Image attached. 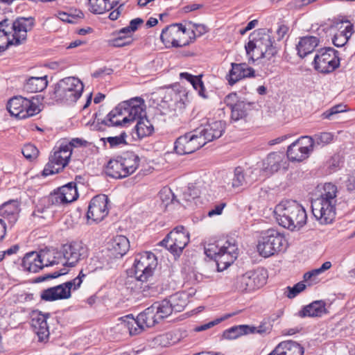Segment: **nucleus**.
<instances>
[{"label":"nucleus","mask_w":355,"mask_h":355,"mask_svg":"<svg viewBox=\"0 0 355 355\" xmlns=\"http://www.w3.org/2000/svg\"><path fill=\"white\" fill-rule=\"evenodd\" d=\"M337 187L332 183H325L320 197L311 202L312 213L322 225L330 224L336 217Z\"/></svg>","instance_id":"obj_1"},{"label":"nucleus","mask_w":355,"mask_h":355,"mask_svg":"<svg viewBox=\"0 0 355 355\" xmlns=\"http://www.w3.org/2000/svg\"><path fill=\"white\" fill-rule=\"evenodd\" d=\"M279 225L289 230H298L307 220L304 207L295 200H284L278 204L274 211Z\"/></svg>","instance_id":"obj_2"},{"label":"nucleus","mask_w":355,"mask_h":355,"mask_svg":"<svg viewBox=\"0 0 355 355\" xmlns=\"http://www.w3.org/2000/svg\"><path fill=\"white\" fill-rule=\"evenodd\" d=\"M146 105L143 98L136 97L124 101L112 110L102 121V123L111 127H122L137 116L142 114Z\"/></svg>","instance_id":"obj_3"},{"label":"nucleus","mask_w":355,"mask_h":355,"mask_svg":"<svg viewBox=\"0 0 355 355\" xmlns=\"http://www.w3.org/2000/svg\"><path fill=\"white\" fill-rule=\"evenodd\" d=\"M273 43L274 41L269 31L261 30L257 36L245 45L247 55L253 60L260 58L270 60L277 53V49Z\"/></svg>","instance_id":"obj_4"},{"label":"nucleus","mask_w":355,"mask_h":355,"mask_svg":"<svg viewBox=\"0 0 355 355\" xmlns=\"http://www.w3.org/2000/svg\"><path fill=\"white\" fill-rule=\"evenodd\" d=\"M8 25L7 19L0 21V32L3 33L8 42L6 49L10 45H19L26 40L27 33L31 31L35 25V19L32 17L17 18L12 23V31L7 30Z\"/></svg>","instance_id":"obj_5"},{"label":"nucleus","mask_w":355,"mask_h":355,"mask_svg":"<svg viewBox=\"0 0 355 355\" xmlns=\"http://www.w3.org/2000/svg\"><path fill=\"white\" fill-rule=\"evenodd\" d=\"M160 39L166 47H182L193 42L196 33L180 24H173L162 30Z\"/></svg>","instance_id":"obj_6"},{"label":"nucleus","mask_w":355,"mask_h":355,"mask_svg":"<svg viewBox=\"0 0 355 355\" xmlns=\"http://www.w3.org/2000/svg\"><path fill=\"white\" fill-rule=\"evenodd\" d=\"M286 245L284 236L277 230L270 229L263 232L260 236L257 250L261 256L269 257L284 251Z\"/></svg>","instance_id":"obj_7"},{"label":"nucleus","mask_w":355,"mask_h":355,"mask_svg":"<svg viewBox=\"0 0 355 355\" xmlns=\"http://www.w3.org/2000/svg\"><path fill=\"white\" fill-rule=\"evenodd\" d=\"M267 277V271L263 268L250 270L237 276L233 281L232 288L240 293H250L263 286Z\"/></svg>","instance_id":"obj_8"},{"label":"nucleus","mask_w":355,"mask_h":355,"mask_svg":"<svg viewBox=\"0 0 355 355\" xmlns=\"http://www.w3.org/2000/svg\"><path fill=\"white\" fill-rule=\"evenodd\" d=\"M83 83L76 78L67 77L57 84L55 88V98L62 103H75L83 91Z\"/></svg>","instance_id":"obj_9"},{"label":"nucleus","mask_w":355,"mask_h":355,"mask_svg":"<svg viewBox=\"0 0 355 355\" xmlns=\"http://www.w3.org/2000/svg\"><path fill=\"white\" fill-rule=\"evenodd\" d=\"M7 110L11 115L19 119L31 117L40 112L37 98L28 99L21 96L10 98L7 103Z\"/></svg>","instance_id":"obj_10"},{"label":"nucleus","mask_w":355,"mask_h":355,"mask_svg":"<svg viewBox=\"0 0 355 355\" xmlns=\"http://www.w3.org/2000/svg\"><path fill=\"white\" fill-rule=\"evenodd\" d=\"M157 266V257L153 253L145 252L138 254L133 266L135 278L141 282L148 281L149 278L152 277Z\"/></svg>","instance_id":"obj_11"},{"label":"nucleus","mask_w":355,"mask_h":355,"mask_svg":"<svg viewBox=\"0 0 355 355\" xmlns=\"http://www.w3.org/2000/svg\"><path fill=\"white\" fill-rule=\"evenodd\" d=\"M189 241V234L183 226H178L159 242L174 255H180Z\"/></svg>","instance_id":"obj_12"},{"label":"nucleus","mask_w":355,"mask_h":355,"mask_svg":"<svg viewBox=\"0 0 355 355\" xmlns=\"http://www.w3.org/2000/svg\"><path fill=\"white\" fill-rule=\"evenodd\" d=\"M314 68L323 73L334 71L340 65L338 51L331 47L322 49L315 55Z\"/></svg>","instance_id":"obj_13"},{"label":"nucleus","mask_w":355,"mask_h":355,"mask_svg":"<svg viewBox=\"0 0 355 355\" xmlns=\"http://www.w3.org/2000/svg\"><path fill=\"white\" fill-rule=\"evenodd\" d=\"M201 132L194 130L179 137L175 142V152L179 155L191 154L204 146L205 144L200 136Z\"/></svg>","instance_id":"obj_14"},{"label":"nucleus","mask_w":355,"mask_h":355,"mask_svg":"<svg viewBox=\"0 0 355 355\" xmlns=\"http://www.w3.org/2000/svg\"><path fill=\"white\" fill-rule=\"evenodd\" d=\"M71 150L69 145H60L59 150H56L49 157V161L45 166L43 171V176H48L54 173H58L67 165Z\"/></svg>","instance_id":"obj_15"},{"label":"nucleus","mask_w":355,"mask_h":355,"mask_svg":"<svg viewBox=\"0 0 355 355\" xmlns=\"http://www.w3.org/2000/svg\"><path fill=\"white\" fill-rule=\"evenodd\" d=\"M109 199L105 195L94 197L89 205L87 218L93 222L101 221L108 214L107 203Z\"/></svg>","instance_id":"obj_16"},{"label":"nucleus","mask_w":355,"mask_h":355,"mask_svg":"<svg viewBox=\"0 0 355 355\" xmlns=\"http://www.w3.org/2000/svg\"><path fill=\"white\" fill-rule=\"evenodd\" d=\"M63 249L64 264L67 266H74L80 259L87 255V248L80 241H73L64 244L62 246Z\"/></svg>","instance_id":"obj_17"},{"label":"nucleus","mask_w":355,"mask_h":355,"mask_svg":"<svg viewBox=\"0 0 355 355\" xmlns=\"http://www.w3.org/2000/svg\"><path fill=\"white\" fill-rule=\"evenodd\" d=\"M259 172L257 169H249L245 172L240 166L235 168L233 173L230 175L232 187L239 188L251 185L257 180Z\"/></svg>","instance_id":"obj_18"},{"label":"nucleus","mask_w":355,"mask_h":355,"mask_svg":"<svg viewBox=\"0 0 355 355\" xmlns=\"http://www.w3.org/2000/svg\"><path fill=\"white\" fill-rule=\"evenodd\" d=\"M307 142L305 136L292 143L287 149V157L292 162H302L309 157L312 151L311 146L306 144Z\"/></svg>","instance_id":"obj_19"},{"label":"nucleus","mask_w":355,"mask_h":355,"mask_svg":"<svg viewBox=\"0 0 355 355\" xmlns=\"http://www.w3.org/2000/svg\"><path fill=\"white\" fill-rule=\"evenodd\" d=\"M19 204L17 200H10L0 206V215L12 230L18 220L19 214Z\"/></svg>","instance_id":"obj_20"},{"label":"nucleus","mask_w":355,"mask_h":355,"mask_svg":"<svg viewBox=\"0 0 355 355\" xmlns=\"http://www.w3.org/2000/svg\"><path fill=\"white\" fill-rule=\"evenodd\" d=\"M49 316L50 313H42L38 311L33 312L31 325L40 341H44L49 336V326L46 322Z\"/></svg>","instance_id":"obj_21"},{"label":"nucleus","mask_w":355,"mask_h":355,"mask_svg":"<svg viewBox=\"0 0 355 355\" xmlns=\"http://www.w3.org/2000/svg\"><path fill=\"white\" fill-rule=\"evenodd\" d=\"M201 132L200 136L205 141V144L216 139H218L225 131V123L221 121H216L211 123L202 125L196 129Z\"/></svg>","instance_id":"obj_22"},{"label":"nucleus","mask_w":355,"mask_h":355,"mask_svg":"<svg viewBox=\"0 0 355 355\" xmlns=\"http://www.w3.org/2000/svg\"><path fill=\"white\" fill-rule=\"evenodd\" d=\"M232 69L227 76L230 85H233L240 80L254 76V70L246 63H232Z\"/></svg>","instance_id":"obj_23"},{"label":"nucleus","mask_w":355,"mask_h":355,"mask_svg":"<svg viewBox=\"0 0 355 355\" xmlns=\"http://www.w3.org/2000/svg\"><path fill=\"white\" fill-rule=\"evenodd\" d=\"M336 27L339 29V31L334 34L332 42L336 46L342 47L347 43L353 35L354 26L349 21L345 20L337 23Z\"/></svg>","instance_id":"obj_24"},{"label":"nucleus","mask_w":355,"mask_h":355,"mask_svg":"<svg viewBox=\"0 0 355 355\" xmlns=\"http://www.w3.org/2000/svg\"><path fill=\"white\" fill-rule=\"evenodd\" d=\"M71 297V292L65 289L62 284L44 290L40 295L42 300L46 302L68 299Z\"/></svg>","instance_id":"obj_25"},{"label":"nucleus","mask_w":355,"mask_h":355,"mask_svg":"<svg viewBox=\"0 0 355 355\" xmlns=\"http://www.w3.org/2000/svg\"><path fill=\"white\" fill-rule=\"evenodd\" d=\"M44 257L36 252L27 253L22 260V266L26 270L37 272L44 267Z\"/></svg>","instance_id":"obj_26"},{"label":"nucleus","mask_w":355,"mask_h":355,"mask_svg":"<svg viewBox=\"0 0 355 355\" xmlns=\"http://www.w3.org/2000/svg\"><path fill=\"white\" fill-rule=\"evenodd\" d=\"M130 248L129 240L123 235L116 236L109 243V249L115 257H123Z\"/></svg>","instance_id":"obj_27"},{"label":"nucleus","mask_w":355,"mask_h":355,"mask_svg":"<svg viewBox=\"0 0 355 355\" xmlns=\"http://www.w3.org/2000/svg\"><path fill=\"white\" fill-rule=\"evenodd\" d=\"M144 113V112L131 120V121H137L135 129L139 138L149 136L154 131L153 125L150 121L146 116H143Z\"/></svg>","instance_id":"obj_28"},{"label":"nucleus","mask_w":355,"mask_h":355,"mask_svg":"<svg viewBox=\"0 0 355 355\" xmlns=\"http://www.w3.org/2000/svg\"><path fill=\"white\" fill-rule=\"evenodd\" d=\"M319 40L314 36L303 37L297 45V53L301 58H304L311 53L318 46Z\"/></svg>","instance_id":"obj_29"},{"label":"nucleus","mask_w":355,"mask_h":355,"mask_svg":"<svg viewBox=\"0 0 355 355\" xmlns=\"http://www.w3.org/2000/svg\"><path fill=\"white\" fill-rule=\"evenodd\" d=\"M121 0H89V10L94 14H103L117 6Z\"/></svg>","instance_id":"obj_30"},{"label":"nucleus","mask_w":355,"mask_h":355,"mask_svg":"<svg viewBox=\"0 0 355 355\" xmlns=\"http://www.w3.org/2000/svg\"><path fill=\"white\" fill-rule=\"evenodd\" d=\"M325 305L326 303L322 300L313 302L304 307L300 312V315L301 317H320L327 313Z\"/></svg>","instance_id":"obj_31"},{"label":"nucleus","mask_w":355,"mask_h":355,"mask_svg":"<svg viewBox=\"0 0 355 355\" xmlns=\"http://www.w3.org/2000/svg\"><path fill=\"white\" fill-rule=\"evenodd\" d=\"M124 168V175L128 176L133 173L139 166V158L132 152H127L119 157Z\"/></svg>","instance_id":"obj_32"},{"label":"nucleus","mask_w":355,"mask_h":355,"mask_svg":"<svg viewBox=\"0 0 355 355\" xmlns=\"http://www.w3.org/2000/svg\"><path fill=\"white\" fill-rule=\"evenodd\" d=\"M121 324L126 327L130 335H137L144 330V327L141 321L139 320V316L135 318L132 315H127L121 318Z\"/></svg>","instance_id":"obj_33"},{"label":"nucleus","mask_w":355,"mask_h":355,"mask_svg":"<svg viewBox=\"0 0 355 355\" xmlns=\"http://www.w3.org/2000/svg\"><path fill=\"white\" fill-rule=\"evenodd\" d=\"M46 76L31 77L24 85V89L30 93L42 92L47 86Z\"/></svg>","instance_id":"obj_34"},{"label":"nucleus","mask_w":355,"mask_h":355,"mask_svg":"<svg viewBox=\"0 0 355 355\" xmlns=\"http://www.w3.org/2000/svg\"><path fill=\"white\" fill-rule=\"evenodd\" d=\"M253 105L254 103L247 102L245 101L237 103L236 105L230 109L232 120L236 121L245 118L248 114V112Z\"/></svg>","instance_id":"obj_35"},{"label":"nucleus","mask_w":355,"mask_h":355,"mask_svg":"<svg viewBox=\"0 0 355 355\" xmlns=\"http://www.w3.org/2000/svg\"><path fill=\"white\" fill-rule=\"evenodd\" d=\"M120 157H117L116 159H111L107 163L106 166L105 173L106 174L116 179H120L125 178L124 175V168L122 162H120Z\"/></svg>","instance_id":"obj_36"},{"label":"nucleus","mask_w":355,"mask_h":355,"mask_svg":"<svg viewBox=\"0 0 355 355\" xmlns=\"http://www.w3.org/2000/svg\"><path fill=\"white\" fill-rule=\"evenodd\" d=\"M139 320L141 321L144 329L153 327L156 323L159 322V318H157V313L153 306L146 309L143 312L139 315Z\"/></svg>","instance_id":"obj_37"},{"label":"nucleus","mask_w":355,"mask_h":355,"mask_svg":"<svg viewBox=\"0 0 355 355\" xmlns=\"http://www.w3.org/2000/svg\"><path fill=\"white\" fill-rule=\"evenodd\" d=\"M333 137L331 132H327L315 134L313 137L305 136L307 141L306 144L311 146L313 150L315 145L324 146L329 144L333 140Z\"/></svg>","instance_id":"obj_38"},{"label":"nucleus","mask_w":355,"mask_h":355,"mask_svg":"<svg viewBox=\"0 0 355 355\" xmlns=\"http://www.w3.org/2000/svg\"><path fill=\"white\" fill-rule=\"evenodd\" d=\"M280 349L283 355H303L304 348L297 343L293 340L281 342L278 345V349Z\"/></svg>","instance_id":"obj_39"},{"label":"nucleus","mask_w":355,"mask_h":355,"mask_svg":"<svg viewBox=\"0 0 355 355\" xmlns=\"http://www.w3.org/2000/svg\"><path fill=\"white\" fill-rule=\"evenodd\" d=\"M189 297L188 294L182 292L177 293L170 297L168 300L169 303L171 304V308H173V311L175 312H181L184 310V307L187 305L189 302Z\"/></svg>","instance_id":"obj_40"},{"label":"nucleus","mask_w":355,"mask_h":355,"mask_svg":"<svg viewBox=\"0 0 355 355\" xmlns=\"http://www.w3.org/2000/svg\"><path fill=\"white\" fill-rule=\"evenodd\" d=\"M180 77L182 78H185L189 82L191 83L193 88L198 91V94L203 97L207 98V95L205 94V89L204 84L201 80L202 76H193L189 73L184 72L180 73Z\"/></svg>","instance_id":"obj_41"},{"label":"nucleus","mask_w":355,"mask_h":355,"mask_svg":"<svg viewBox=\"0 0 355 355\" xmlns=\"http://www.w3.org/2000/svg\"><path fill=\"white\" fill-rule=\"evenodd\" d=\"M62 198L69 204L77 200L78 193L77 191L76 184L75 182H69L59 188Z\"/></svg>","instance_id":"obj_42"},{"label":"nucleus","mask_w":355,"mask_h":355,"mask_svg":"<svg viewBox=\"0 0 355 355\" xmlns=\"http://www.w3.org/2000/svg\"><path fill=\"white\" fill-rule=\"evenodd\" d=\"M152 306L156 311L157 318H159V321L167 318L173 313V308H171V304L167 299L161 302H156Z\"/></svg>","instance_id":"obj_43"},{"label":"nucleus","mask_w":355,"mask_h":355,"mask_svg":"<svg viewBox=\"0 0 355 355\" xmlns=\"http://www.w3.org/2000/svg\"><path fill=\"white\" fill-rule=\"evenodd\" d=\"M250 329L249 325H238L232 327L223 332V338L229 340L236 339L241 336L248 334Z\"/></svg>","instance_id":"obj_44"},{"label":"nucleus","mask_w":355,"mask_h":355,"mask_svg":"<svg viewBox=\"0 0 355 355\" xmlns=\"http://www.w3.org/2000/svg\"><path fill=\"white\" fill-rule=\"evenodd\" d=\"M282 162V155L277 153H270L264 164L267 166L264 168L266 171H269L270 173L277 172L281 167V162Z\"/></svg>","instance_id":"obj_45"},{"label":"nucleus","mask_w":355,"mask_h":355,"mask_svg":"<svg viewBox=\"0 0 355 355\" xmlns=\"http://www.w3.org/2000/svg\"><path fill=\"white\" fill-rule=\"evenodd\" d=\"M272 328V322L268 320H264L258 327L250 326L249 333L266 335L270 333Z\"/></svg>","instance_id":"obj_46"},{"label":"nucleus","mask_w":355,"mask_h":355,"mask_svg":"<svg viewBox=\"0 0 355 355\" xmlns=\"http://www.w3.org/2000/svg\"><path fill=\"white\" fill-rule=\"evenodd\" d=\"M85 276L86 275L81 270L78 277L71 281L63 283L62 285L64 288L69 290V292H71V289L76 290L80 286L83 282V279Z\"/></svg>","instance_id":"obj_47"},{"label":"nucleus","mask_w":355,"mask_h":355,"mask_svg":"<svg viewBox=\"0 0 355 355\" xmlns=\"http://www.w3.org/2000/svg\"><path fill=\"white\" fill-rule=\"evenodd\" d=\"M305 288L306 285L302 282H300L294 285L293 287H286V291L284 292V294L288 298L292 299L297 296L300 293L303 291Z\"/></svg>","instance_id":"obj_48"},{"label":"nucleus","mask_w":355,"mask_h":355,"mask_svg":"<svg viewBox=\"0 0 355 355\" xmlns=\"http://www.w3.org/2000/svg\"><path fill=\"white\" fill-rule=\"evenodd\" d=\"M49 205H67L66 200L62 198L60 189L51 193L47 198Z\"/></svg>","instance_id":"obj_49"},{"label":"nucleus","mask_w":355,"mask_h":355,"mask_svg":"<svg viewBox=\"0 0 355 355\" xmlns=\"http://www.w3.org/2000/svg\"><path fill=\"white\" fill-rule=\"evenodd\" d=\"M225 252L232 256L237 258L238 248L234 240H227L223 246H220V252Z\"/></svg>","instance_id":"obj_50"},{"label":"nucleus","mask_w":355,"mask_h":355,"mask_svg":"<svg viewBox=\"0 0 355 355\" xmlns=\"http://www.w3.org/2000/svg\"><path fill=\"white\" fill-rule=\"evenodd\" d=\"M21 153L26 159L31 160L37 157L39 150L34 145L28 144L24 146Z\"/></svg>","instance_id":"obj_51"},{"label":"nucleus","mask_w":355,"mask_h":355,"mask_svg":"<svg viewBox=\"0 0 355 355\" xmlns=\"http://www.w3.org/2000/svg\"><path fill=\"white\" fill-rule=\"evenodd\" d=\"M127 135L125 131L122 130L120 132L119 135L114 137H108L105 139L111 147L117 146L121 144H126L125 139Z\"/></svg>","instance_id":"obj_52"},{"label":"nucleus","mask_w":355,"mask_h":355,"mask_svg":"<svg viewBox=\"0 0 355 355\" xmlns=\"http://www.w3.org/2000/svg\"><path fill=\"white\" fill-rule=\"evenodd\" d=\"M346 111V105L344 104H338L333 106L328 110L322 113V116L323 119H330L333 115L337 114Z\"/></svg>","instance_id":"obj_53"},{"label":"nucleus","mask_w":355,"mask_h":355,"mask_svg":"<svg viewBox=\"0 0 355 355\" xmlns=\"http://www.w3.org/2000/svg\"><path fill=\"white\" fill-rule=\"evenodd\" d=\"M236 259V257H232L231 255L223 251L220 252V254L218 255L215 261L217 262L218 266H219L220 263L224 264L223 268H226L230 266Z\"/></svg>","instance_id":"obj_54"},{"label":"nucleus","mask_w":355,"mask_h":355,"mask_svg":"<svg viewBox=\"0 0 355 355\" xmlns=\"http://www.w3.org/2000/svg\"><path fill=\"white\" fill-rule=\"evenodd\" d=\"M235 315V313L227 314V315H225L223 318H218V319H216V320H214L213 321L209 322H207V323H206L205 324H202V325L198 326V327H196L195 328V331H197V332L205 331V330H207L208 329H210V328L213 327L214 326L219 324L223 320H224L225 319H227L230 317H231L232 315Z\"/></svg>","instance_id":"obj_55"},{"label":"nucleus","mask_w":355,"mask_h":355,"mask_svg":"<svg viewBox=\"0 0 355 355\" xmlns=\"http://www.w3.org/2000/svg\"><path fill=\"white\" fill-rule=\"evenodd\" d=\"M205 253L208 257L216 260L220 253V247L219 248L214 243H209L205 247Z\"/></svg>","instance_id":"obj_56"},{"label":"nucleus","mask_w":355,"mask_h":355,"mask_svg":"<svg viewBox=\"0 0 355 355\" xmlns=\"http://www.w3.org/2000/svg\"><path fill=\"white\" fill-rule=\"evenodd\" d=\"M53 254V259L51 260L48 259L49 264L46 263V266L49 265L53 266L59 263H61L63 266H67V264H64L65 258H64L63 249L61 248L60 251H55Z\"/></svg>","instance_id":"obj_57"},{"label":"nucleus","mask_w":355,"mask_h":355,"mask_svg":"<svg viewBox=\"0 0 355 355\" xmlns=\"http://www.w3.org/2000/svg\"><path fill=\"white\" fill-rule=\"evenodd\" d=\"M132 42L130 36L119 35L116 38L112 40L111 44L114 47H123L130 45Z\"/></svg>","instance_id":"obj_58"},{"label":"nucleus","mask_w":355,"mask_h":355,"mask_svg":"<svg viewBox=\"0 0 355 355\" xmlns=\"http://www.w3.org/2000/svg\"><path fill=\"white\" fill-rule=\"evenodd\" d=\"M320 274L318 268L309 271L304 275V281L310 282L309 285L318 282L317 277Z\"/></svg>","instance_id":"obj_59"},{"label":"nucleus","mask_w":355,"mask_h":355,"mask_svg":"<svg viewBox=\"0 0 355 355\" xmlns=\"http://www.w3.org/2000/svg\"><path fill=\"white\" fill-rule=\"evenodd\" d=\"M241 101L236 93H231L225 98V103L230 109Z\"/></svg>","instance_id":"obj_60"},{"label":"nucleus","mask_w":355,"mask_h":355,"mask_svg":"<svg viewBox=\"0 0 355 355\" xmlns=\"http://www.w3.org/2000/svg\"><path fill=\"white\" fill-rule=\"evenodd\" d=\"M160 199L162 201H166L167 199H169V196H171L173 197L171 201H173L174 200V195L172 193L171 190L168 188H164L160 191L159 193Z\"/></svg>","instance_id":"obj_61"},{"label":"nucleus","mask_w":355,"mask_h":355,"mask_svg":"<svg viewBox=\"0 0 355 355\" xmlns=\"http://www.w3.org/2000/svg\"><path fill=\"white\" fill-rule=\"evenodd\" d=\"M65 273H66L65 272H62V271L54 272L52 274H49V275H47L38 277L37 278V282H44V281H45L46 279H49L56 278V277H60V275H64Z\"/></svg>","instance_id":"obj_62"},{"label":"nucleus","mask_w":355,"mask_h":355,"mask_svg":"<svg viewBox=\"0 0 355 355\" xmlns=\"http://www.w3.org/2000/svg\"><path fill=\"white\" fill-rule=\"evenodd\" d=\"M49 208H37L36 210H35L33 213V216L35 217H39L42 218H47L51 214H46L48 212Z\"/></svg>","instance_id":"obj_63"},{"label":"nucleus","mask_w":355,"mask_h":355,"mask_svg":"<svg viewBox=\"0 0 355 355\" xmlns=\"http://www.w3.org/2000/svg\"><path fill=\"white\" fill-rule=\"evenodd\" d=\"M225 206V203H221V204L216 205L214 209H211V210L209 211L208 216L211 217L214 215L221 214Z\"/></svg>","instance_id":"obj_64"}]
</instances>
